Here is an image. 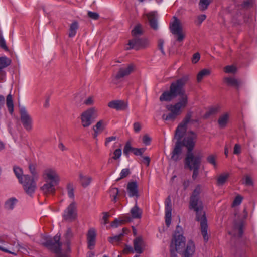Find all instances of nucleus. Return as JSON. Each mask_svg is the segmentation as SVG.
I'll return each mask as SVG.
<instances>
[{
  "instance_id": "1",
  "label": "nucleus",
  "mask_w": 257,
  "mask_h": 257,
  "mask_svg": "<svg viewBox=\"0 0 257 257\" xmlns=\"http://www.w3.org/2000/svg\"><path fill=\"white\" fill-rule=\"evenodd\" d=\"M201 191V187L198 185L194 190L190 197L189 202V208L193 209L196 213V220L200 222V229L204 240L207 242L209 240L208 234V224L205 213L203 210V206L201 200L200 199V194Z\"/></svg>"
},
{
  "instance_id": "2",
  "label": "nucleus",
  "mask_w": 257,
  "mask_h": 257,
  "mask_svg": "<svg viewBox=\"0 0 257 257\" xmlns=\"http://www.w3.org/2000/svg\"><path fill=\"white\" fill-rule=\"evenodd\" d=\"M188 80L189 76L185 75L173 82L170 86L169 91H166L163 93L160 97V100L161 101H170L178 96V101L176 103L187 105L188 97L185 92L184 87Z\"/></svg>"
},
{
  "instance_id": "3",
  "label": "nucleus",
  "mask_w": 257,
  "mask_h": 257,
  "mask_svg": "<svg viewBox=\"0 0 257 257\" xmlns=\"http://www.w3.org/2000/svg\"><path fill=\"white\" fill-rule=\"evenodd\" d=\"M254 3L255 0H234L232 4L227 7L226 11L227 13L231 14L233 23L239 24L241 17L238 15V10L252 7Z\"/></svg>"
},
{
  "instance_id": "4",
  "label": "nucleus",
  "mask_w": 257,
  "mask_h": 257,
  "mask_svg": "<svg viewBox=\"0 0 257 257\" xmlns=\"http://www.w3.org/2000/svg\"><path fill=\"white\" fill-rule=\"evenodd\" d=\"M182 228L177 226L170 244V252L172 255H175L176 252H181L185 243V238L182 234Z\"/></svg>"
},
{
  "instance_id": "5",
  "label": "nucleus",
  "mask_w": 257,
  "mask_h": 257,
  "mask_svg": "<svg viewBox=\"0 0 257 257\" xmlns=\"http://www.w3.org/2000/svg\"><path fill=\"white\" fill-rule=\"evenodd\" d=\"M201 163V158L194 154H189L185 159V167L193 170L192 179L195 180L199 174V169Z\"/></svg>"
},
{
  "instance_id": "6",
  "label": "nucleus",
  "mask_w": 257,
  "mask_h": 257,
  "mask_svg": "<svg viewBox=\"0 0 257 257\" xmlns=\"http://www.w3.org/2000/svg\"><path fill=\"white\" fill-rule=\"evenodd\" d=\"M60 234L57 233L53 238H47L46 241L43 243V244L55 252L57 254V257H67L66 254L61 253L62 244L60 242Z\"/></svg>"
},
{
  "instance_id": "7",
  "label": "nucleus",
  "mask_w": 257,
  "mask_h": 257,
  "mask_svg": "<svg viewBox=\"0 0 257 257\" xmlns=\"http://www.w3.org/2000/svg\"><path fill=\"white\" fill-rule=\"evenodd\" d=\"M174 21L170 23V32L174 35L176 41L182 42L184 40L185 35L183 32L181 23L176 17H174Z\"/></svg>"
},
{
  "instance_id": "8",
  "label": "nucleus",
  "mask_w": 257,
  "mask_h": 257,
  "mask_svg": "<svg viewBox=\"0 0 257 257\" xmlns=\"http://www.w3.org/2000/svg\"><path fill=\"white\" fill-rule=\"evenodd\" d=\"M38 179H35L29 175H25L24 178L19 182L22 185L26 193L31 195L34 193L37 188L36 181Z\"/></svg>"
},
{
  "instance_id": "9",
  "label": "nucleus",
  "mask_w": 257,
  "mask_h": 257,
  "mask_svg": "<svg viewBox=\"0 0 257 257\" xmlns=\"http://www.w3.org/2000/svg\"><path fill=\"white\" fill-rule=\"evenodd\" d=\"M196 139L197 134L195 132L190 131L186 133L181 142L182 146L187 149L188 152L186 156H188L191 154H193L192 151L195 146Z\"/></svg>"
},
{
  "instance_id": "10",
  "label": "nucleus",
  "mask_w": 257,
  "mask_h": 257,
  "mask_svg": "<svg viewBox=\"0 0 257 257\" xmlns=\"http://www.w3.org/2000/svg\"><path fill=\"white\" fill-rule=\"evenodd\" d=\"M187 105H183L180 103H175L174 105H170L167 106L168 110L171 112L168 114H163L162 118L165 120H175L176 117L181 113V109L185 108Z\"/></svg>"
},
{
  "instance_id": "11",
  "label": "nucleus",
  "mask_w": 257,
  "mask_h": 257,
  "mask_svg": "<svg viewBox=\"0 0 257 257\" xmlns=\"http://www.w3.org/2000/svg\"><path fill=\"white\" fill-rule=\"evenodd\" d=\"M97 116V110L94 108H91L85 111L81 115L82 126L84 127H88Z\"/></svg>"
},
{
  "instance_id": "12",
  "label": "nucleus",
  "mask_w": 257,
  "mask_h": 257,
  "mask_svg": "<svg viewBox=\"0 0 257 257\" xmlns=\"http://www.w3.org/2000/svg\"><path fill=\"white\" fill-rule=\"evenodd\" d=\"M42 176L45 181L59 183L60 176L57 170L52 167L46 168L42 172Z\"/></svg>"
},
{
  "instance_id": "13",
  "label": "nucleus",
  "mask_w": 257,
  "mask_h": 257,
  "mask_svg": "<svg viewBox=\"0 0 257 257\" xmlns=\"http://www.w3.org/2000/svg\"><path fill=\"white\" fill-rule=\"evenodd\" d=\"M192 117V112L187 113L183 121L179 124L176 130L175 138L177 140L181 141V139L186 132L187 125Z\"/></svg>"
},
{
  "instance_id": "14",
  "label": "nucleus",
  "mask_w": 257,
  "mask_h": 257,
  "mask_svg": "<svg viewBox=\"0 0 257 257\" xmlns=\"http://www.w3.org/2000/svg\"><path fill=\"white\" fill-rule=\"evenodd\" d=\"M21 121L27 131H31L33 128V119L24 107L20 108Z\"/></svg>"
},
{
  "instance_id": "15",
  "label": "nucleus",
  "mask_w": 257,
  "mask_h": 257,
  "mask_svg": "<svg viewBox=\"0 0 257 257\" xmlns=\"http://www.w3.org/2000/svg\"><path fill=\"white\" fill-rule=\"evenodd\" d=\"M148 45L147 40L145 38L137 37H133L128 42V45L129 47L126 48L127 50L135 49L139 50L144 48Z\"/></svg>"
},
{
  "instance_id": "16",
  "label": "nucleus",
  "mask_w": 257,
  "mask_h": 257,
  "mask_svg": "<svg viewBox=\"0 0 257 257\" xmlns=\"http://www.w3.org/2000/svg\"><path fill=\"white\" fill-rule=\"evenodd\" d=\"M134 68L135 66L133 64L120 68L112 80L113 83L117 84L119 79L129 75L134 71Z\"/></svg>"
},
{
  "instance_id": "17",
  "label": "nucleus",
  "mask_w": 257,
  "mask_h": 257,
  "mask_svg": "<svg viewBox=\"0 0 257 257\" xmlns=\"http://www.w3.org/2000/svg\"><path fill=\"white\" fill-rule=\"evenodd\" d=\"M77 216L76 206L75 202L71 203L64 210L63 217L66 220L72 221Z\"/></svg>"
},
{
  "instance_id": "18",
  "label": "nucleus",
  "mask_w": 257,
  "mask_h": 257,
  "mask_svg": "<svg viewBox=\"0 0 257 257\" xmlns=\"http://www.w3.org/2000/svg\"><path fill=\"white\" fill-rule=\"evenodd\" d=\"M181 141L177 140L174 148L171 153V159L177 161L182 158V148Z\"/></svg>"
},
{
  "instance_id": "19",
  "label": "nucleus",
  "mask_w": 257,
  "mask_h": 257,
  "mask_svg": "<svg viewBox=\"0 0 257 257\" xmlns=\"http://www.w3.org/2000/svg\"><path fill=\"white\" fill-rule=\"evenodd\" d=\"M165 222L166 225L168 227L171 222L172 215V204L171 200L170 197H168L165 202Z\"/></svg>"
},
{
  "instance_id": "20",
  "label": "nucleus",
  "mask_w": 257,
  "mask_h": 257,
  "mask_svg": "<svg viewBox=\"0 0 257 257\" xmlns=\"http://www.w3.org/2000/svg\"><path fill=\"white\" fill-rule=\"evenodd\" d=\"M43 186L41 187V190L45 195H49L53 194L55 192L56 189L55 186L59 183H53L52 182L45 181Z\"/></svg>"
},
{
  "instance_id": "21",
  "label": "nucleus",
  "mask_w": 257,
  "mask_h": 257,
  "mask_svg": "<svg viewBox=\"0 0 257 257\" xmlns=\"http://www.w3.org/2000/svg\"><path fill=\"white\" fill-rule=\"evenodd\" d=\"M133 247L136 253L141 254L143 252L145 248V243L142 237L138 236L134 240Z\"/></svg>"
},
{
  "instance_id": "22",
  "label": "nucleus",
  "mask_w": 257,
  "mask_h": 257,
  "mask_svg": "<svg viewBox=\"0 0 257 257\" xmlns=\"http://www.w3.org/2000/svg\"><path fill=\"white\" fill-rule=\"evenodd\" d=\"M96 233L94 228L90 229L87 234L88 248L92 250L95 244Z\"/></svg>"
},
{
  "instance_id": "23",
  "label": "nucleus",
  "mask_w": 257,
  "mask_h": 257,
  "mask_svg": "<svg viewBox=\"0 0 257 257\" xmlns=\"http://www.w3.org/2000/svg\"><path fill=\"white\" fill-rule=\"evenodd\" d=\"M151 27L154 30L158 28L157 23V14L156 12H151L146 15Z\"/></svg>"
},
{
  "instance_id": "24",
  "label": "nucleus",
  "mask_w": 257,
  "mask_h": 257,
  "mask_svg": "<svg viewBox=\"0 0 257 257\" xmlns=\"http://www.w3.org/2000/svg\"><path fill=\"white\" fill-rule=\"evenodd\" d=\"M127 191L130 197H136L138 198V184L136 182H129L127 186Z\"/></svg>"
},
{
  "instance_id": "25",
  "label": "nucleus",
  "mask_w": 257,
  "mask_h": 257,
  "mask_svg": "<svg viewBox=\"0 0 257 257\" xmlns=\"http://www.w3.org/2000/svg\"><path fill=\"white\" fill-rule=\"evenodd\" d=\"M108 105L110 108L116 109L117 110H124L127 107V104L123 101L121 100L110 101Z\"/></svg>"
},
{
  "instance_id": "26",
  "label": "nucleus",
  "mask_w": 257,
  "mask_h": 257,
  "mask_svg": "<svg viewBox=\"0 0 257 257\" xmlns=\"http://www.w3.org/2000/svg\"><path fill=\"white\" fill-rule=\"evenodd\" d=\"M65 238V242L64 245L66 246L65 249L66 251H70V240L73 236V233L72 229L70 228H67L66 233L64 234Z\"/></svg>"
},
{
  "instance_id": "27",
  "label": "nucleus",
  "mask_w": 257,
  "mask_h": 257,
  "mask_svg": "<svg viewBox=\"0 0 257 257\" xmlns=\"http://www.w3.org/2000/svg\"><path fill=\"white\" fill-rule=\"evenodd\" d=\"M229 118V114L228 113H225L221 115L218 119V123L219 127L221 128H225L228 122Z\"/></svg>"
},
{
  "instance_id": "28",
  "label": "nucleus",
  "mask_w": 257,
  "mask_h": 257,
  "mask_svg": "<svg viewBox=\"0 0 257 257\" xmlns=\"http://www.w3.org/2000/svg\"><path fill=\"white\" fill-rule=\"evenodd\" d=\"M131 213L134 219H140L142 217V210L137 205V200L135 206L131 210Z\"/></svg>"
},
{
  "instance_id": "29",
  "label": "nucleus",
  "mask_w": 257,
  "mask_h": 257,
  "mask_svg": "<svg viewBox=\"0 0 257 257\" xmlns=\"http://www.w3.org/2000/svg\"><path fill=\"white\" fill-rule=\"evenodd\" d=\"M17 202L18 200L15 198H11L8 199L5 202V208L8 210H12Z\"/></svg>"
},
{
  "instance_id": "30",
  "label": "nucleus",
  "mask_w": 257,
  "mask_h": 257,
  "mask_svg": "<svg viewBox=\"0 0 257 257\" xmlns=\"http://www.w3.org/2000/svg\"><path fill=\"white\" fill-rule=\"evenodd\" d=\"M79 24L78 23L75 21H73L70 25L69 30V37H73L75 36L77 33V30L78 29Z\"/></svg>"
},
{
  "instance_id": "31",
  "label": "nucleus",
  "mask_w": 257,
  "mask_h": 257,
  "mask_svg": "<svg viewBox=\"0 0 257 257\" xmlns=\"http://www.w3.org/2000/svg\"><path fill=\"white\" fill-rule=\"evenodd\" d=\"M195 251V245L192 240H189L187 245L184 255L191 256Z\"/></svg>"
},
{
  "instance_id": "32",
  "label": "nucleus",
  "mask_w": 257,
  "mask_h": 257,
  "mask_svg": "<svg viewBox=\"0 0 257 257\" xmlns=\"http://www.w3.org/2000/svg\"><path fill=\"white\" fill-rule=\"evenodd\" d=\"M13 169L14 174L19 182L21 180L23 179V178H24V176L25 175L23 174V169L19 167V166L16 165L13 166Z\"/></svg>"
},
{
  "instance_id": "33",
  "label": "nucleus",
  "mask_w": 257,
  "mask_h": 257,
  "mask_svg": "<svg viewBox=\"0 0 257 257\" xmlns=\"http://www.w3.org/2000/svg\"><path fill=\"white\" fill-rule=\"evenodd\" d=\"M143 34V30L141 24H137L132 30V35L133 37H140Z\"/></svg>"
},
{
  "instance_id": "34",
  "label": "nucleus",
  "mask_w": 257,
  "mask_h": 257,
  "mask_svg": "<svg viewBox=\"0 0 257 257\" xmlns=\"http://www.w3.org/2000/svg\"><path fill=\"white\" fill-rule=\"evenodd\" d=\"M229 176L228 173H224L220 174L217 179V184L218 185H222L226 181Z\"/></svg>"
},
{
  "instance_id": "35",
  "label": "nucleus",
  "mask_w": 257,
  "mask_h": 257,
  "mask_svg": "<svg viewBox=\"0 0 257 257\" xmlns=\"http://www.w3.org/2000/svg\"><path fill=\"white\" fill-rule=\"evenodd\" d=\"M6 105L9 112L12 114L14 111V105L12 96L11 94H9L7 97Z\"/></svg>"
},
{
  "instance_id": "36",
  "label": "nucleus",
  "mask_w": 257,
  "mask_h": 257,
  "mask_svg": "<svg viewBox=\"0 0 257 257\" xmlns=\"http://www.w3.org/2000/svg\"><path fill=\"white\" fill-rule=\"evenodd\" d=\"M80 179L81 183L84 187H87L90 183L92 180L91 177L83 176L82 174H80Z\"/></svg>"
},
{
  "instance_id": "37",
  "label": "nucleus",
  "mask_w": 257,
  "mask_h": 257,
  "mask_svg": "<svg viewBox=\"0 0 257 257\" xmlns=\"http://www.w3.org/2000/svg\"><path fill=\"white\" fill-rule=\"evenodd\" d=\"M210 74V71L208 69H204L200 71L197 76V80L198 82L201 81L202 79L209 75Z\"/></svg>"
},
{
  "instance_id": "38",
  "label": "nucleus",
  "mask_w": 257,
  "mask_h": 257,
  "mask_svg": "<svg viewBox=\"0 0 257 257\" xmlns=\"http://www.w3.org/2000/svg\"><path fill=\"white\" fill-rule=\"evenodd\" d=\"M11 63V61L9 59L6 57H0V71L9 66Z\"/></svg>"
},
{
  "instance_id": "39",
  "label": "nucleus",
  "mask_w": 257,
  "mask_h": 257,
  "mask_svg": "<svg viewBox=\"0 0 257 257\" xmlns=\"http://www.w3.org/2000/svg\"><path fill=\"white\" fill-rule=\"evenodd\" d=\"M224 81L228 86H234L238 85L237 80L233 77H225Z\"/></svg>"
},
{
  "instance_id": "40",
  "label": "nucleus",
  "mask_w": 257,
  "mask_h": 257,
  "mask_svg": "<svg viewBox=\"0 0 257 257\" xmlns=\"http://www.w3.org/2000/svg\"><path fill=\"white\" fill-rule=\"evenodd\" d=\"M29 171L32 174V177H34L35 179H38L39 175L36 171V165L33 164H30L29 165Z\"/></svg>"
},
{
  "instance_id": "41",
  "label": "nucleus",
  "mask_w": 257,
  "mask_h": 257,
  "mask_svg": "<svg viewBox=\"0 0 257 257\" xmlns=\"http://www.w3.org/2000/svg\"><path fill=\"white\" fill-rule=\"evenodd\" d=\"M243 224L242 222H239L234 225V231H237L238 236L240 237L243 234Z\"/></svg>"
},
{
  "instance_id": "42",
  "label": "nucleus",
  "mask_w": 257,
  "mask_h": 257,
  "mask_svg": "<svg viewBox=\"0 0 257 257\" xmlns=\"http://www.w3.org/2000/svg\"><path fill=\"white\" fill-rule=\"evenodd\" d=\"M123 236V233H120L119 234L112 236L108 238V241L111 243H114L115 242H119Z\"/></svg>"
},
{
  "instance_id": "43",
  "label": "nucleus",
  "mask_w": 257,
  "mask_h": 257,
  "mask_svg": "<svg viewBox=\"0 0 257 257\" xmlns=\"http://www.w3.org/2000/svg\"><path fill=\"white\" fill-rule=\"evenodd\" d=\"M119 191L117 188H112L110 190V196L111 197L112 201L115 202L116 201L117 196Z\"/></svg>"
},
{
  "instance_id": "44",
  "label": "nucleus",
  "mask_w": 257,
  "mask_h": 257,
  "mask_svg": "<svg viewBox=\"0 0 257 257\" xmlns=\"http://www.w3.org/2000/svg\"><path fill=\"white\" fill-rule=\"evenodd\" d=\"M216 156L215 155H209L206 158L207 162L213 165L214 168H216L217 164L216 162Z\"/></svg>"
},
{
  "instance_id": "45",
  "label": "nucleus",
  "mask_w": 257,
  "mask_h": 257,
  "mask_svg": "<svg viewBox=\"0 0 257 257\" xmlns=\"http://www.w3.org/2000/svg\"><path fill=\"white\" fill-rule=\"evenodd\" d=\"M210 3V0H200L199 3V8L203 11L206 9Z\"/></svg>"
},
{
  "instance_id": "46",
  "label": "nucleus",
  "mask_w": 257,
  "mask_h": 257,
  "mask_svg": "<svg viewBox=\"0 0 257 257\" xmlns=\"http://www.w3.org/2000/svg\"><path fill=\"white\" fill-rule=\"evenodd\" d=\"M134 148L132 147L131 143L127 142L123 149V154L128 156L130 152H133Z\"/></svg>"
},
{
  "instance_id": "47",
  "label": "nucleus",
  "mask_w": 257,
  "mask_h": 257,
  "mask_svg": "<svg viewBox=\"0 0 257 257\" xmlns=\"http://www.w3.org/2000/svg\"><path fill=\"white\" fill-rule=\"evenodd\" d=\"M224 71L226 73H235L236 72V68L233 65H228L224 67Z\"/></svg>"
},
{
  "instance_id": "48",
  "label": "nucleus",
  "mask_w": 257,
  "mask_h": 257,
  "mask_svg": "<svg viewBox=\"0 0 257 257\" xmlns=\"http://www.w3.org/2000/svg\"><path fill=\"white\" fill-rule=\"evenodd\" d=\"M130 174V171L129 170V169H127V168H125V169H123L120 173V178H118V179H117V181H118L122 178H124L125 177H126L127 176H128L129 174Z\"/></svg>"
},
{
  "instance_id": "49",
  "label": "nucleus",
  "mask_w": 257,
  "mask_h": 257,
  "mask_svg": "<svg viewBox=\"0 0 257 257\" xmlns=\"http://www.w3.org/2000/svg\"><path fill=\"white\" fill-rule=\"evenodd\" d=\"M104 122L103 120H100L98 122H97L96 124L95 125L94 127L95 128V129L99 131H102L104 129Z\"/></svg>"
},
{
  "instance_id": "50",
  "label": "nucleus",
  "mask_w": 257,
  "mask_h": 257,
  "mask_svg": "<svg viewBox=\"0 0 257 257\" xmlns=\"http://www.w3.org/2000/svg\"><path fill=\"white\" fill-rule=\"evenodd\" d=\"M242 197L240 195H237L234 199L232 203V206H236L240 205L242 201Z\"/></svg>"
},
{
  "instance_id": "51",
  "label": "nucleus",
  "mask_w": 257,
  "mask_h": 257,
  "mask_svg": "<svg viewBox=\"0 0 257 257\" xmlns=\"http://www.w3.org/2000/svg\"><path fill=\"white\" fill-rule=\"evenodd\" d=\"M68 195L71 198H74V189L71 184H69L67 185Z\"/></svg>"
},
{
  "instance_id": "52",
  "label": "nucleus",
  "mask_w": 257,
  "mask_h": 257,
  "mask_svg": "<svg viewBox=\"0 0 257 257\" xmlns=\"http://www.w3.org/2000/svg\"><path fill=\"white\" fill-rule=\"evenodd\" d=\"M219 107H213L210 108L208 111L206 113V115L208 116L213 115L217 113L219 111Z\"/></svg>"
},
{
  "instance_id": "53",
  "label": "nucleus",
  "mask_w": 257,
  "mask_h": 257,
  "mask_svg": "<svg viewBox=\"0 0 257 257\" xmlns=\"http://www.w3.org/2000/svg\"><path fill=\"white\" fill-rule=\"evenodd\" d=\"M121 154V149L120 148L117 149L113 153V156L112 157V158L114 160H117L120 157Z\"/></svg>"
},
{
  "instance_id": "54",
  "label": "nucleus",
  "mask_w": 257,
  "mask_h": 257,
  "mask_svg": "<svg viewBox=\"0 0 257 257\" xmlns=\"http://www.w3.org/2000/svg\"><path fill=\"white\" fill-rule=\"evenodd\" d=\"M0 47L5 51L9 50V49L6 45V41L2 35H0Z\"/></svg>"
},
{
  "instance_id": "55",
  "label": "nucleus",
  "mask_w": 257,
  "mask_h": 257,
  "mask_svg": "<svg viewBox=\"0 0 257 257\" xmlns=\"http://www.w3.org/2000/svg\"><path fill=\"white\" fill-rule=\"evenodd\" d=\"M123 252L125 254H127L129 253H134L135 252L134 251V247L133 248L131 246L125 245L123 250Z\"/></svg>"
},
{
  "instance_id": "56",
  "label": "nucleus",
  "mask_w": 257,
  "mask_h": 257,
  "mask_svg": "<svg viewBox=\"0 0 257 257\" xmlns=\"http://www.w3.org/2000/svg\"><path fill=\"white\" fill-rule=\"evenodd\" d=\"M145 151V149L144 148L138 149L134 148L133 153L136 156H142Z\"/></svg>"
},
{
  "instance_id": "57",
  "label": "nucleus",
  "mask_w": 257,
  "mask_h": 257,
  "mask_svg": "<svg viewBox=\"0 0 257 257\" xmlns=\"http://www.w3.org/2000/svg\"><path fill=\"white\" fill-rule=\"evenodd\" d=\"M88 16L89 18L93 20H97L99 17V15L97 13L91 11H88Z\"/></svg>"
},
{
  "instance_id": "58",
  "label": "nucleus",
  "mask_w": 257,
  "mask_h": 257,
  "mask_svg": "<svg viewBox=\"0 0 257 257\" xmlns=\"http://www.w3.org/2000/svg\"><path fill=\"white\" fill-rule=\"evenodd\" d=\"M246 185L252 186L253 184L252 178L249 176L246 175L245 177V182L244 183Z\"/></svg>"
},
{
  "instance_id": "59",
  "label": "nucleus",
  "mask_w": 257,
  "mask_h": 257,
  "mask_svg": "<svg viewBox=\"0 0 257 257\" xmlns=\"http://www.w3.org/2000/svg\"><path fill=\"white\" fill-rule=\"evenodd\" d=\"M117 139L116 136H111L107 137L105 139V145L108 146L109 143L112 141H114Z\"/></svg>"
},
{
  "instance_id": "60",
  "label": "nucleus",
  "mask_w": 257,
  "mask_h": 257,
  "mask_svg": "<svg viewBox=\"0 0 257 257\" xmlns=\"http://www.w3.org/2000/svg\"><path fill=\"white\" fill-rule=\"evenodd\" d=\"M200 56L199 53H196L193 54L192 62L193 63H196L200 59Z\"/></svg>"
},
{
  "instance_id": "61",
  "label": "nucleus",
  "mask_w": 257,
  "mask_h": 257,
  "mask_svg": "<svg viewBox=\"0 0 257 257\" xmlns=\"http://www.w3.org/2000/svg\"><path fill=\"white\" fill-rule=\"evenodd\" d=\"M241 152V146L238 144H236L234 147L233 153L234 154H239Z\"/></svg>"
},
{
  "instance_id": "62",
  "label": "nucleus",
  "mask_w": 257,
  "mask_h": 257,
  "mask_svg": "<svg viewBox=\"0 0 257 257\" xmlns=\"http://www.w3.org/2000/svg\"><path fill=\"white\" fill-rule=\"evenodd\" d=\"M151 138L147 135H145L144 136L143 138V142L146 145H148L150 144Z\"/></svg>"
},
{
  "instance_id": "63",
  "label": "nucleus",
  "mask_w": 257,
  "mask_h": 257,
  "mask_svg": "<svg viewBox=\"0 0 257 257\" xmlns=\"http://www.w3.org/2000/svg\"><path fill=\"white\" fill-rule=\"evenodd\" d=\"M206 18L204 14L200 15L197 17V24L200 25L203 21H204Z\"/></svg>"
},
{
  "instance_id": "64",
  "label": "nucleus",
  "mask_w": 257,
  "mask_h": 257,
  "mask_svg": "<svg viewBox=\"0 0 257 257\" xmlns=\"http://www.w3.org/2000/svg\"><path fill=\"white\" fill-rule=\"evenodd\" d=\"M141 124L137 122L134 123V130L136 132H139L141 130Z\"/></svg>"
}]
</instances>
